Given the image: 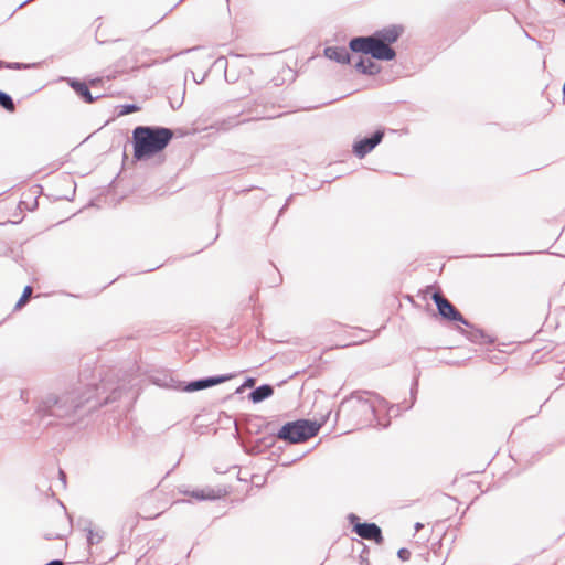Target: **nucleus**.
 Returning <instances> with one entry per match:
<instances>
[{"instance_id": "11", "label": "nucleus", "mask_w": 565, "mask_h": 565, "mask_svg": "<svg viewBox=\"0 0 565 565\" xmlns=\"http://www.w3.org/2000/svg\"><path fill=\"white\" fill-rule=\"evenodd\" d=\"M356 70L364 74L374 75L380 72V66L371 60H361L356 63Z\"/></svg>"}, {"instance_id": "16", "label": "nucleus", "mask_w": 565, "mask_h": 565, "mask_svg": "<svg viewBox=\"0 0 565 565\" xmlns=\"http://www.w3.org/2000/svg\"><path fill=\"white\" fill-rule=\"evenodd\" d=\"M213 491H210L209 493H204V491H194L192 492V497L201 500L205 499H215L216 497L212 493Z\"/></svg>"}, {"instance_id": "5", "label": "nucleus", "mask_w": 565, "mask_h": 565, "mask_svg": "<svg viewBox=\"0 0 565 565\" xmlns=\"http://www.w3.org/2000/svg\"><path fill=\"white\" fill-rule=\"evenodd\" d=\"M353 529L364 540L375 541L379 544L383 542L381 529L375 523H356Z\"/></svg>"}, {"instance_id": "15", "label": "nucleus", "mask_w": 565, "mask_h": 565, "mask_svg": "<svg viewBox=\"0 0 565 565\" xmlns=\"http://www.w3.org/2000/svg\"><path fill=\"white\" fill-rule=\"evenodd\" d=\"M364 340L363 339H349L347 341H343V343L341 344H338L335 348H348V347H351V345H358V344H361L363 343Z\"/></svg>"}, {"instance_id": "2", "label": "nucleus", "mask_w": 565, "mask_h": 565, "mask_svg": "<svg viewBox=\"0 0 565 565\" xmlns=\"http://www.w3.org/2000/svg\"><path fill=\"white\" fill-rule=\"evenodd\" d=\"M173 132L163 127L138 126L132 131L134 157L137 160L161 152L171 141Z\"/></svg>"}, {"instance_id": "9", "label": "nucleus", "mask_w": 565, "mask_h": 565, "mask_svg": "<svg viewBox=\"0 0 565 565\" xmlns=\"http://www.w3.org/2000/svg\"><path fill=\"white\" fill-rule=\"evenodd\" d=\"M71 86L86 103L90 104L94 102L90 90L85 83L73 81Z\"/></svg>"}, {"instance_id": "8", "label": "nucleus", "mask_w": 565, "mask_h": 565, "mask_svg": "<svg viewBox=\"0 0 565 565\" xmlns=\"http://www.w3.org/2000/svg\"><path fill=\"white\" fill-rule=\"evenodd\" d=\"M324 55L333 61H337L342 64H348L350 62V55L345 47H327L324 50Z\"/></svg>"}, {"instance_id": "17", "label": "nucleus", "mask_w": 565, "mask_h": 565, "mask_svg": "<svg viewBox=\"0 0 565 565\" xmlns=\"http://www.w3.org/2000/svg\"><path fill=\"white\" fill-rule=\"evenodd\" d=\"M353 408H356V409H365V411H369L371 407L370 405L367 404V402H364V401H356L353 405Z\"/></svg>"}, {"instance_id": "22", "label": "nucleus", "mask_w": 565, "mask_h": 565, "mask_svg": "<svg viewBox=\"0 0 565 565\" xmlns=\"http://www.w3.org/2000/svg\"><path fill=\"white\" fill-rule=\"evenodd\" d=\"M561 2H563L565 4V0H559Z\"/></svg>"}, {"instance_id": "10", "label": "nucleus", "mask_w": 565, "mask_h": 565, "mask_svg": "<svg viewBox=\"0 0 565 565\" xmlns=\"http://www.w3.org/2000/svg\"><path fill=\"white\" fill-rule=\"evenodd\" d=\"M274 390L269 385H262L250 393V398L254 403L262 402L263 399L271 396Z\"/></svg>"}, {"instance_id": "4", "label": "nucleus", "mask_w": 565, "mask_h": 565, "mask_svg": "<svg viewBox=\"0 0 565 565\" xmlns=\"http://www.w3.org/2000/svg\"><path fill=\"white\" fill-rule=\"evenodd\" d=\"M433 300L435 301L438 312L440 316L447 320L451 321H458L463 324H468V322L465 320L463 316L455 308V306L440 292H435L431 296Z\"/></svg>"}, {"instance_id": "20", "label": "nucleus", "mask_w": 565, "mask_h": 565, "mask_svg": "<svg viewBox=\"0 0 565 565\" xmlns=\"http://www.w3.org/2000/svg\"><path fill=\"white\" fill-rule=\"evenodd\" d=\"M422 526H423L422 524L417 523V524H416V530L422 529Z\"/></svg>"}, {"instance_id": "12", "label": "nucleus", "mask_w": 565, "mask_h": 565, "mask_svg": "<svg viewBox=\"0 0 565 565\" xmlns=\"http://www.w3.org/2000/svg\"><path fill=\"white\" fill-rule=\"evenodd\" d=\"M0 106L9 113L15 111V105H14L12 98L8 94H6L1 90H0Z\"/></svg>"}, {"instance_id": "14", "label": "nucleus", "mask_w": 565, "mask_h": 565, "mask_svg": "<svg viewBox=\"0 0 565 565\" xmlns=\"http://www.w3.org/2000/svg\"><path fill=\"white\" fill-rule=\"evenodd\" d=\"M140 110V107L137 106V105H124L121 106L120 108V111H119V116H125V115H128V114H131V113H136V111H139Z\"/></svg>"}, {"instance_id": "6", "label": "nucleus", "mask_w": 565, "mask_h": 565, "mask_svg": "<svg viewBox=\"0 0 565 565\" xmlns=\"http://www.w3.org/2000/svg\"><path fill=\"white\" fill-rule=\"evenodd\" d=\"M382 138L383 132L376 131L373 137L360 140L353 147L354 153L358 157L363 158L366 153L372 151L375 148V146H377L381 142Z\"/></svg>"}, {"instance_id": "19", "label": "nucleus", "mask_w": 565, "mask_h": 565, "mask_svg": "<svg viewBox=\"0 0 565 565\" xmlns=\"http://www.w3.org/2000/svg\"><path fill=\"white\" fill-rule=\"evenodd\" d=\"M254 385H255L254 379H248L244 384V386H246V387H253Z\"/></svg>"}, {"instance_id": "1", "label": "nucleus", "mask_w": 565, "mask_h": 565, "mask_svg": "<svg viewBox=\"0 0 565 565\" xmlns=\"http://www.w3.org/2000/svg\"><path fill=\"white\" fill-rule=\"evenodd\" d=\"M403 28L390 25L370 36H359L350 41L349 46L355 53L371 55L379 61H392L396 56L392 45L398 40Z\"/></svg>"}, {"instance_id": "7", "label": "nucleus", "mask_w": 565, "mask_h": 565, "mask_svg": "<svg viewBox=\"0 0 565 565\" xmlns=\"http://www.w3.org/2000/svg\"><path fill=\"white\" fill-rule=\"evenodd\" d=\"M231 379H232V375H225V376H217V377H210L206 380L194 381V382L189 383L188 386L185 387V390L188 392H194V391L203 390V388L216 385V384H221Z\"/></svg>"}, {"instance_id": "18", "label": "nucleus", "mask_w": 565, "mask_h": 565, "mask_svg": "<svg viewBox=\"0 0 565 565\" xmlns=\"http://www.w3.org/2000/svg\"><path fill=\"white\" fill-rule=\"evenodd\" d=\"M163 512V509L161 510H158L156 512H149L147 515H146V519L148 520H152V519H156L158 518L159 515H161V513Z\"/></svg>"}, {"instance_id": "13", "label": "nucleus", "mask_w": 565, "mask_h": 565, "mask_svg": "<svg viewBox=\"0 0 565 565\" xmlns=\"http://www.w3.org/2000/svg\"><path fill=\"white\" fill-rule=\"evenodd\" d=\"M31 295H32V287L31 286H26L23 289L22 296L19 299V301L17 302L15 308L17 309L22 308L29 301Z\"/></svg>"}, {"instance_id": "3", "label": "nucleus", "mask_w": 565, "mask_h": 565, "mask_svg": "<svg viewBox=\"0 0 565 565\" xmlns=\"http://www.w3.org/2000/svg\"><path fill=\"white\" fill-rule=\"evenodd\" d=\"M317 433L318 426L315 423L297 420L284 425L278 433V437L290 443H302L316 436Z\"/></svg>"}, {"instance_id": "21", "label": "nucleus", "mask_w": 565, "mask_h": 565, "mask_svg": "<svg viewBox=\"0 0 565 565\" xmlns=\"http://www.w3.org/2000/svg\"><path fill=\"white\" fill-rule=\"evenodd\" d=\"M149 499H150V500H154L156 498H154V495H153V494H150Z\"/></svg>"}]
</instances>
